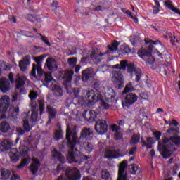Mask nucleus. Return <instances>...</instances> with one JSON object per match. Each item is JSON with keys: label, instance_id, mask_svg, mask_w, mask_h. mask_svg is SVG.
<instances>
[{"label": "nucleus", "instance_id": "nucleus-1", "mask_svg": "<svg viewBox=\"0 0 180 180\" xmlns=\"http://www.w3.org/2000/svg\"><path fill=\"white\" fill-rule=\"evenodd\" d=\"M94 90L87 91L85 99L90 105L101 101L103 109H110L116 101V92L111 87L105 88L101 86L99 81L94 82Z\"/></svg>", "mask_w": 180, "mask_h": 180}, {"label": "nucleus", "instance_id": "nucleus-2", "mask_svg": "<svg viewBox=\"0 0 180 180\" xmlns=\"http://www.w3.org/2000/svg\"><path fill=\"white\" fill-rule=\"evenodd\" d=\"M94 137V131L91 128L84 127L80 132V136L78 139V134L75 129L71 130L70 127H67L66 130V140L68 141V146L70 148L68 154L67 155L68 161L70 164L72 162H78V160L75 157H81L82 153L75 148V146H81L84 141L92 140Z\"/></svg>", "mask_w": 180, "mask_h": 180}, {"label": "nucleus", "instance_id": "nucleus-3", "mask_svg": "<svg viewBox=\"0 0 180 180\" xmlns=\"http://www.w3.org/2000/svg\"><path fill=\"white\" fill-rule=\"evenodd\" d=\"M169 134H173L170 139L165 138L162 141L158 142V150L160 154L163 155V158H169L174 151H175V146H179L180 144V136H178L179 134V129L169 128L167 131ZM172 141L174 144L169 143Z\"/></svg>", "mask_w": 180, "mask_h": 180}, {"label": "nucleus", "instance_id": "nucleus-4", "mask_svg": "<svg viewBox=\"0 0 180 180\" xmlns=\"http://www.w3.org/2000/svg\"><path fill=\"white\" fill-rule=\"evenodd\" d=\"M113 70H121L122 71H126L127 68V73L130 74L131 77L136 76L135 82H140L141 77H143V72L141 69L138 68L134 63L129 62L126 60H121L119 64H116L112 66Z\"/></svg>", "mask_w": 180, "mask_h": 180}, {"label": "nucleus", "instance_id": "nucleus-5", "mask_svg": "<svg viewBox=\"0 0 180 180\" xmlns=\"http://www.w3.org/2000/svg\"><path fill=\"white\" fill-rule=\"evenodd\" d=\"M10 102L11 99L8 96H3L0 103V112L4 113L5 116L8 115V117L11 120H16L18 119V115H19V107H11L8 111Z\"/></svg>", "mask_w": 180, "mask_h": 180}, {"label": "nucleus", "instance_id": "nucleus-6", "mask_svg": "<svg viewBox=\"0 0 180 180\" xmlns=\"http://www.w3.org/2000/svg\"><path fill=\"white\" fill-rule=\"evenodd\" d=\"M72 75H74V71L72 70H67L64 72V75L62 77L63 79H64L63 86H65L68 94H70L72 89L75 95V98H78L81 90L79 88L71 89V81H72Z\"/></svg>", "mask_w": 180, "mask_h": 180}, {"label": "nucleus", "instance_id": "nucleus-7", "mask_svg": "<svg viewBox=\"0 0 180 180\" xmlns=\"http://www.w3.org/2000/svg\"><path fill=\"white\" fill-rule=\"evenodd\" d=\"M139 99V96L134 93H129L124 98V101L122 102L123 108H129L131 105H134Z\"/></svg>", "mask_w": 180, "mask_h": 180}, {"label": "nucleus", "instance_id": "nucleus-8", "mask_svg": "<svg viewBox=\"0 0 180 180\" xmlns=\"http://www.w3.org/2000/svg\"><path fill=\"white\" fill-rule=\"evenodd\" d=\"M95 130L98 134H105L108 131V122L103 120H98L95 124Z\"/></svg>", "mask_w": 180, "mask_h": 180}, {"label": "nucleus", "instance_id": "nucleus-9", "mask_svg": "<svg viewBox=\"0 0 180 180\" xmlns=\"http://www.w3.org/2000/svg\"><path fill=\"white\" fill-rule=\"evenodd\" d=\"M66 176L68 180H79L81 179V174L79 170L76 167L68 168L66 169Z\"/></svg>", "mask_w": 180, "mask_h": 180}, {"label": "nucleus", "instance_id": "nucleus-10", "mask_svg": "<svg viewBox=\"0 0 180 180\" xmlns=\"http://www.w3.org/2000/svg\"><path fill=\"white\" fill-rule=\"evenodd\" d=\"M0 91L3 94H6V92L11 91V82H9V79L6 77L0 79Z\"/></svg>", "mask_w": 180, "mask_h": 180}, {"label": "nucleus", "instance_id": "nucleus-11", "mask_svg": "<svg viewBox=\"0 0 180 180\" xmlns=\"http://www.w3.org/2000/svg\"><path fill=\"white\" fill-rule=\"evenodd\" d=\"M127 167V160L122 161L119 166L118 179L117 180H127L124 176V170Z\"/></svg>", "mask_w": 180, "mask_h": 180}, {"label": "nucleus", "instance_id": "nucleus-12", "mask_svg": "<svg viewBox=\"0 0 180 180\" xmlns=\"http://www.w3.org/2000/svg\"><path fill=\"white\" fill-rule=\"evenodd\" d=\"M95 77V71L92 68H87L82 72V79L84 82H86L89 78H94Z\"/></svg>", "mask_w": 180, "mask_h": 180}, {"label": "nucleus", "instance_id": "nucleus-13", "mask_svg": "<svg viewBox=\"0 0 180 180\" xmlns=\"http://www.w3.org/2000/svg\"><path fill=\"white\" fill-rule=\"evenodd\" d=\"M159 72L164 74L165 75H168V72L172 70V66H171V63L167 62L163 65H160L158 68Z\"/></svg>", "mask_w": 180, "mask_h": 180}, {"label": "nucleus", "instance_id": "nucleus-14", "mask_svg": "<svg viewBox=\"0 0 180 180\" xmlns=\"http://www.w3.org/2000/svg\"><path fill=\"white\" fill-rule=\"evenodd\" d=\"M88 113L87 110H84V113H83V117L89 122V123H92L95 122V119H96V112L94 110H90Z\"/></svg>", "mask_w": 180, "mask_h": 180}, {"label": "nucleus", "instance_id": "nucleus-15", "mask_svg": "<svg viewBox=\"0 0 180 180\" xmlns=\"http://www.w3.org/2000/svg\"><path fill=\"white\" fill-rule=\"evenodd\" d=\"M119 151L115 148H109L105 150L104 157L105 158H118L120 157Z\"/></svg>", "mask_w": 180, "mask_h": 180}, {"label": "nucleus", "instance_id": "nucleus-16", "mask_svg": "<svg viewBox=\"0 0 180 180\" xmlns=\"http://www.w3.org/2000/svg\"><path fill=\"white\" fill-rule=\"evenodd\" d=\"M39 167H40V161L39 160V159L33 158L32 164L30 167V169L33 175H36L37 171H39Z\"/></svg>", "mask_w": 180, "mask_h": 180}, {"label": "nucleus", "instance_id": "nucleus-17", "mask_svg": "<svg viewBox=\"0 0 180 180\" xmlns=\"http://www.w3.org/2000/svg\"><path fill=\"white\" fill-rule=\"evenodd\" d=\"M26 84V77L19 76V74L17 75V78L15 79V86L17 89H20L23 88Z\"/></svg>", "mask_w": 180, "mask_h": 180}, {"label": "nucleus", "instance_id": "nucleus-18", "mask_svg": "<svg viewBox=\"0 0 180 180\" xmlns=\"http://www.w3.org/2000/svg\"><path fill=\"white\" fill-rule=\"evenodd\" d=\"M45 65H46L49 71H56L57 70V65L56 64V60L53 58H48Z\"/></svg>", "mask_w": 180, "mask_h": 180}, {"label": "nucleus", "instance_id": "nucleus-19", "mask_svg": "<svg viewBox=\"0 0 180 180\" xmlns=\"http://www.w3.org/2000/svg\"><path fill=\"white\" fill-rule=\"evenodd\" d=\"M13 146L12 141L9 139H4L0 143V150L1 151H6Z\"/></svg>", "mask_w": 180, "mask_h": 180}, {"label": "nucleus", "instance_id": "nucleus-20", "mask_svg": "<svg viewBox=\"0 0 180 180\" xmlns=\"http://www.w3.org/2000/svg\"><path fill=\"white\" fill-rule=\"evenodd\" d=\"M80 150H84L87 154L94 151V145L89 142L83 141L82 146H79Z\"/></svg>", "mask_w": 180, "mask_h": 180}, {"label": "nucleus", "instance_id": "nucleus-21", "mask_svg": "<svg viewBox=\"0 0 180 180\" xmlns=\"http://www.w3.org/2000/svg\"><path fill=\"white\" fill-rule=\"evenodd\" d=\"M10 158L13 162L19 161V151L17 148H11L9 153Z\"/></svg>", "mask_w": 180, "mask_h": 180}, {"label": "nucleus", "instance_id": "nucleus-22", "mask_svg": "<svg viewBox=\"0 0 180 180\" xmlns=\"http://www.w3.org/2000/svg\"><path fill=\"white\" fill-rule=\"evenodd\" d=\"M46 109L48 110V113L49 116V120L47 122V124H50V123H51V120L56 118V115H57V110L50 106H47Z\"/></svg>", "mask_w": 180, "mask_h": 180}, {"label": "nucleus", "instance_id": "nucleus-23", "mask_svg": "<svg viewBox=\"0 0 180 180\" xmlns=\"http://www.w3.org/2000/svg\"><path fill=\"white\" fill-rule=\"evenodd\" d=\"M30 64V61L27 57H25L19 63V67L21 71H26L27 69V65Z\"/></svg>", "mask_w": 180, "mask_h": 180}, {"label": "nucleus", "instance_id": "nucleus-24", "mask_svg": "<svg viewBox=\"0 0 180 180\" xmlns=\"http://www.w3.org/2000/svg\"><path fill=\"white\" fill-rule=\"evenodd\" d=\"M53 157L55 160L60 161V164H64L65 162V158L56 149H53Z\"/></svg>", "mask_w": 180, "mask_h": 180}, {"label": "nucleus", "instance_id": "nucleus-25", "mask_svg": "<svg viewBox=\"0 0 180 180\" xmlns=\"http://www.w3.org/2000/svg\"><path fill=\"white\" fill-rule=\"evenodd\" d=\"M106 54V53H98V51H95L93 50L90 54V57L91 58H92V60H94V61H97L99 62L101 61V57H102L103 56H105Z\"/></svg>", "mask_w": 180, "mask_h": 180}, {"label": "nucleus", "instance_id": "nucleus-26", "mask_svg": "<svg viewBox=\"0 0 180 180\" xmlns=\"http://www.w3.org/2000/svg\"><path fill=\"white\" fill-rule=\"evenodd\" d=\"M112 74L113 75L112 79H116V81L120 82V84H123V75L122 74V72L120 70L112 71Z\"/></svg>", "mask_w": 180, "mask_h": 180}, {"label": "nucleus", "instance_id": "nucleus-27", "mask_svg": "<svg viewBox=\"0 0 180 180\" xmlns=\"http://www.w3.org/2000/svg\"><path fill=\"white\" fill-rule=\"evenodd\" d=\"M11 171L6 169H2L0 170V179L8 180L11 177Z\"/></svg>", "mask_w": 180, "mask_h": 180}, {"label": "nucleus", "instance_id": "nucleus-28", "mask_svg": "<svg viewBox=\"0 0 180 180\" xmlns=\"http://www.w3.org/2000/svg\"><path fill=\"white\" fill-rule=\"evenodd\" d=\"M11 130V124H9V122L6 121H3L0 124V131L2 133H8Z\"/></svg>", "mask_w": 180, "mask_h": 180}, {"label": "nucleus", "instance_id": "nucleus-29", "mask_svg": "<svg viewBox=\"0 0 180 180\" xmlns=\"http://www.w3.org/2000/svg\"><path fill=\"white\" fill-rule=\"evenodd\" d=\"M119 44H120L119 42L115 41L110 45H108V50L106 51V53H110L111 54H112V53H115V51H117Z\"/></svg>", "mask_w": 180, "mask_h": 180}, {"label": "nucleus", "instance_id": "nucleus-30", "mask_svg": "<svg viewBox=\"0 0 180 180\" xmlns=\"http://www.w3.org/2000/svg\"><path fill=\"white\" fill-rule=\"evenodd\" d=\"M53 92L56 96H63V89L58 85H55L53 86Z\"/></svg>", "mask_w": 180, "mask_h": 180}, {"label": "nucleus", "instance_id": "nucleus-31", "mask_svg": "<svg viewBox=\"0 0 180 180\" xmlns=\"http://www.w3.org/2000/svg\"><path fill=\"white\" fill-rule=\"evenodd\" d=\"M143 147H146L147 148H153V138L148 137L146 141L142 142Z\"/></svg>", "mask_w": 180, "mask_h": 180}, {"label": "nucleus", "instance_id": "nucleus-32", "mask_svg": "<svg viewBox=\"0 0 180 180\" xmlns=\"http://www.w3.org/2000/svg\"><path fill=\"white\" fill-rule=\"evenodd\" d=\"M45 80L44 82L47 85L51 82V81H54V78L53 77L51 72H44Z\"/></svg>", "mask_w": 180, "mask_h": 180}, {"label": "nucleus", "instance_id": "nucleus-33", "mask_svg": "<svg viewBox=\"0 0 180 180\" xmlns=\"http://www.w3.org/2000/svg\"><path fill=\"white\" fill-rule=\"evenodd\" d=\"M139 57L144 58V57H150L151 51H148L146 49H141L138 52Z\"/></svg>", "mask_w": 180, "mask_h": 180}, {"label": "nucleus", "instance_id": "nucleus-34", "mask_svg": "<svg viewBox=\"0 0 180 180\" xmlns=\"http://www.w3.org/2000/svg\"><path fill=\"white\" fill-rule=\"evenodd\" d=\"M136 91V88L133 86V84L129 82L128 84L126 85L123 94H127L129 92H134Z\"/></svg>", "mask_w": 180, "mask_h": 180}, {"label": "nucleus", "instance_id": "nucleus-35", "mask_svg": "<svg viewBox=\"0 0 180 180\" xmlns=\"http://www.w3.org/2000/svg\"><path fill=\"white\" fill-rule=\"evenodd\" d=\"M145 44H150V46H148V50H153V44H161V42L159 40L153 41L151 39H145Z\"/></svg>", "mask_w": 180, "mask_h": 180}, {"label": "nucleus", "instance_id": "nucleus-36", "mask_svg": "<svg viewBox=\"0 0 180 180\" xmlns=\"http://www.w3.org/2000/svg\"><path fill=\"white\" fill-rule=\"evenodd\" d=\"M101 178L102 179L110 180V173L107 169H103L101 171Z\"/></svg>", "mask_w": 180, "mask_h": 180}, {"label": "nucleus", "instance_id": "nucleus-37", "mask_svg": "<svg viewBox=\"0 0 180 180\" xmlns=\"http://www.w3.org/2000/svg\"><path fill=\"white\" fill-rule=\"evenodd\" d=\"M140 142V134H134L130 141V144L134 145Z\"/></svg>", "mask_w": 180, "mask_h": 180}, {"label": "nucleus", "instance_id": "nucleus-38", "mask_svg": "<svg viewBox=\"0 0 180 180\" xmlns=\"http://www.w3.org/2000/svg\"><path fill=\"white\" fill-rule=\"evenodd\" d=\"M30 162V158H25L22 160L21 164L18 165L17 168H18V169L23 168V167H25V165H29Z\"/></svg>", "mask_w": 180, "mask_h": 180}, {"label": "nucleus", "instance_id": "nucleus-39", "mask_svg": "<svg viewBox=\"0 0 180 180\" xmlns=\"http://www.w3.org/2000/svg\"><path fill=\"white\" fill-rule=\"evenodd\" d=\"M38 118L39 112H37V111H32L31 113L30 122H32V123H36V122H37Z\"/></svg>", "mask_w": 180, "mask_h": 180}, {"label": "nucleus", "instance_id": "nucleus-40", "mask_svg": "<svg viewBox=\"0 0 180 180\" xmlns=\"http://www.w3.org/2000/svg\"><path fill=\"white\" fill-rule=\"evenodd\" d=\"M39 115H43L44 113V100H39Z\"/></svg>", "mask_w": 180, "mask_h": 180}, {"label": "nucleus", "instance_id": "nucleus-41", "mask_svg": "<svg viewBox=\"0 0 180 180\" xmlns=\"http://www.w3.org/2000/svg\"><path fill=\"white\" fill-rule=\"evenodd\" d=\"M68 63L70 67H71V68H74V67H75V65H77V58L73 57V58H68Z\"/></svg>", "mask_w": 180, "mask_h": 180}, {"label": "nucleus", "instance_id": "nucleus-42", "mask_svg": "<svg viewBox=\"0 0 180 180\" xmlns=\"http://www.w3.org/2000/svg\"><path fill=\"white\" fill-rule=\"evenodd\" d=\"M63 139V131L61 129H58L55 132V140H60Z\"/></svg>", "mask_w": 180, "mask_h": 180}, {"label": "nucleus", "instance_id": "nucleus-43", "mask_svg": "<svg viewBox=\"0 0 180 180\" xmlns=\"http://www.w3.org/2000/svg\"><path fill=\"white\" fill-rule=\"evenodd\" d=\"M129 169H130L131 174H132L133 175H135L136 172H137V170L139 169V167L136 164L130 165Z\"/></svg>", "mask_w": 180, "mask_h": 180}, {"label": "nucleus", "instance_id": "nucleus-44", "mask_svg": "<svg viewBox=\"0 0 180 180\" xmlns=\"http://www.w3.org/2000/svg\"><path fill=\"white\" fill-rule=\"evenodd\" d=\"M125 13L126 15H128L129 16H130L131 19H133L135 23H137L139 22V19L136 18V16L133 15V13H131V11H130V10H127L125 11Z\"/></svg>", "mask_w": 180, "mask_h": 180}, {"label": "nucleus", "instance_id": "nucleus-45", "mask_svg": "<svg viewBox=\"0 0 180 180\" xmlns=\"http://www.w3.org/2000/svg\"><path fill=\"white\" fill-rule=\"evenodd\" d=\"M23 122V127L25 131H30V125L29 124V120H24Z\"/></svg>", "mask_w": 180, "mask_h": 180}, {"label": "nucleus", "instance_id": "nucleus-46", "mask_svg": "<svg viewBox=\"0 0 180 180\" xmlns=\"http://www.w3.org/2000/svg\"><path fill=\"white\" fill-rule=\"evenodd\" d=\"M36 68L38 75H39V77H42L43 74H44V72H43V69H41V65L38 64L36 65Z\"/></svg>", "mask_w": 180, "mask_h": 180}, {"label": "nucleus", "instance_id": "nucleus-47", "mask_svg": "<svg viewBox=\"0 0 180 180\" xmlns=\"http://www.w3.org/2000/svg\"><path fill=\"white\" fill-rule=\"evenodd\" d=\"M40 36L41 40H42V41L45 43L46 46H48V47H50L51 46V44L49 41V38H47L46 36L41 35V34Z\"/></svg>", "mask_w": 180, "mask_h": 180}, {"label": "nucleus", "instance_id": "nucleus-48", "mask_svg": "<svg viewBox=\"0 0 180 180\" xmlns=\"http://www.w3.org/2000/svg\"><path fill=\"white\" fill-rule=\"evenodd\" d=\"M122 51L123 54H129V53H131V49H130V48L129 46H122Z\"/></svg>", "mask_w": 180, "mask_h": 180}, {"label": "nucleus", "instance_id": "nucleus-49", "mask_svg": "<svg viewBox=\"0 0 180 180\" xmlns=\"http://www.w3.org/2000/svg\"><path fill=\"white\" fill-rule=\"evenodd\" d=\"M115 140H122L123 139V134L120 132H116L114 135Z\"/></svg>", "mask_w": 180, "mask_h": 180}, {"label": "nucleus", "instance_id": "nucleus-50", "mask_svg": "<svg viewBox=\"0 0 180 180\" xmlns=\"http://www.w3.org/2000/svg\"><path fill=\"white\" fill-rule=\"evenodd\" d=\"M43 60H44V56H41L34 58V61L36 63H37V65H39V64H40V63H42Z\"/></svg>", "mask_w": 180, "mask_h": 180}, {"label": "nucleus", "instance_id": "nucleus-51", "mask_svg": "<svg viewBox=\"0 0 180 180\" xmlns=\"http://www.w3.org/2000/svg\"><path fill=\"white\" fill-rule=\"evenodd\" d=\"M29 98L31 101L36 99V98H37V93H36V91H31L29 94Z\"/></svg>", "mask_w": 180, "mask_h": 180}, {"label": "nucleus", "instance_id": "nucleus-52", "mask_svg": "<svg viewBox=\"0 0 180 180\" xmlns=\"http://www.w3.org/2000/svg\"><path fill=\"white\" fill-rule=\"evenodd\" d=\"M153 134H154V136H155V139L157 140V141H158V140H160V139L161 138V136H162V133L161 132H160V131H155L154 133H153Z\"/></svg>", "mask_w": 180, "mask_h": 180}, {"label": "nucleus", "instance_id": "nucleus-53", "mask_svg": "<svg viewBox=\"0 0 180 180\" xmlns=\"http://www.w3.org/2000/svg\"><path fill=\"white\" fill-rule=\"evenodd\" d=\"M165 6H167V8H168L169 9H171V8L174 6L172 5V1H169V0L166 1L165 2Z\"/></svg>", "mask_w": 180, "mask_h": 180}, {"label": "nucleus", "instance_id": "nucleus-54", "mask_svg": "<svg viewBox=\"0 0 180 180\" xmlns=\"http://www.w3.org/2000/svg\"><path fill=\"white\" fill-rule=\"evenodd\" d=\"M140 98L144 100H147L148 99V94H147L146 93H141L139 95Z\"/></svg>", "mask_w": 180, "mask_h": 180}, {"label": "nucleus", "instance_id": "nucleus-55", "mask_svg": "<svg viewBox=\"0 0 180 180\" xmlns=\"http://www.w3.org/2000/svg\"><path fill=\"white\" fill-rule=\"evenodd\" d=\"M36 70H37L36 68V65L34 64L32 72H31V75H32V77H36Z\"/></svg>", "mask_w": 180, "mask_h": 180}, {"label": "nucleus", "instance_id": "nucleus-56", "mask_svg": "<svg viewBox=\"0 0 180 180\" xmlns=\"http://www.w3.org/2000/svg\"><path fill=\"white\" fill-rule=\"evenodd\" d=\"M171 41L173 46H176V43H179V41L176 39V37L175 36H174L173 38H171Z\"/></svg>", "mask_w": 180, "mask_h": 180}, {"label": "nucleus", "instance_id": "nucleus-57", "mask_svg": "<svg viewBox=\"0 0 180 180\" xmlns=\"http://www.w3.org/2000/svg\"><path fill=\"white\" fill-rule=\"evenodd\" d=\"M153 15H157L158 13H160V8L154 6L153 9Z\"/></svg>", "mask_w": 180, "mask_h": 180}, {"label": "nucleus", "instance_id": "nucleus-58", "mask_svg": "<svg viewBox=\"0 0 180 180\" xmlns=\"http://www.w3.org/2000/svg\"><path fill=\"white\" fill-rule=\"evenodd\" d=\"M137 151V148L133 147L129 151V155H134Z\"/></svg>", "mask_w": 180, "mask_h": 180}, {"label": "nucleus", "instance_id": "nucleus-59", "mask_svg": "<svg viewBox=\"0 0 180 180\" xmlns=\"http://www.w3.org/2000/svg\"><path fill=\"white\" fill-rule=\"evenodd\" d=\"M111 129L112 131H115V133H119V127H117V125H112Z\"/></svg>", "mask_w": 180, "mask_h": 180}, {"label": "nucleus", "instance_id": "nucleus-60", "mask_svg": "<svg viewBox=\"0 0 180 180\" xmlns=\"http://www.w3.org/2000/svg\"><path fill=\"white\" fill-rule=\"evenodd\" d=\"M8 78L11 84H13V82H15V80L13 79V73L10 72L8 75Z\"/></svg>", "mask_w": 180, "mask_h": 180}, {"label": "nucleus", "instance_id": "nucleus-61", "mask_svg": "<svg viewBox=\"0 0 180 180\" xmlns=\"http://www.w3.org/2000/svg\"><path fill=\"white\" fill-rule=\"evenodd\" d=\"M179 124V123H178V122H176V120H172V122L169 123V126H178Z\"/></svg>", "mask_w": 180, "mask_h": 180}, {"label": "nucleus", "instance_id": "nucleus-62", "mask_svg": "<svg viewBox=\"0 0 180 180\" xmlns=\"http://www.w3.org/2000/svg\"><path fill=\"white\" fill-rule=\"evenodd\" d=\"M29 153V149L27 148H23L22 149V153L24 154V155H27Z\"/></svg>", "mask_w": 180, "mask_h": 180}, {"label": "nucleus", "instance_id": "nucleus-63", "mask_svg": "<svg viewBox=\"0 0 180 180\" xmlns=\"http://www.w3.org/2000/svg\"><path fill=\"white\" fill-rule=\"evenodd\" d=\"M19 179V176H18L16 174L13 173V175L11 178V180H17Z\"/></svg>", "mask_w": 180, "mask_h": 180}, {"label": "nucleus", "instance_id": "nucleus-64", "mask_svg": "<svg viewBox=\"0 0 180 180\" xmlns=\"http://www.w3.org/2000/svg\"><path fill=\"white\" fill-rule=\"evenodd\" d=\"M57 180H68L67 177L64 175H60Z\"/></svg>", "mask_w": 180, "mask_h": 180}]
</instances>
